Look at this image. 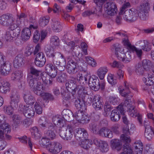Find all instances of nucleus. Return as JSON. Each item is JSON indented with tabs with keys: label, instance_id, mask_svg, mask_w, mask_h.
I'll use <instances>...</instances> for the list:
<instances>
[{
	"label": "nucleus",
	"instance_id": "1",
	"mask_svg": "<svg viewBox=\"0 0 154 154\" xmlns=\"http://www.w3.org/2000/svg\"><path fill=\"white\" fill-rule=\"evenodd\" d=\"M45 53L49 57H52L54 64L58 66V69L60 71L64 69L66 65L64 56L59 52H53L50 45H47L45 48Z\"/></svg>",
	"mask_w": 154,
	"mask_h": 154
},
{
	"label": "nucleus",
	"instance_id": "2",
	"mask_svg": "<svg viewBox=\"0 0 154 154\" xmlns=\"http://www.w3.org/2000/svg\"><path fill=\"white\" fill-rule=\"evenodd\" d=\"M48 139L46 137L42 138L39 141L40 145L42 146H45L47 149L52 154H57L60 152L62 148V145L55 141L49 143Z\"/></svg>",
	"mask_w": 154,
	"mask_h": 154
},
{
	"label": "nucleus",
	"instance_id": "3",
	"mask_svg": "<svg viewBox=\"0 0 154 154\" xmlns=\"http://www.w3.org/2000/svg\"><path fill=\"white\" fill-rule=\"evenodd\" d=\"M14 17L9 14H4L0 16V24L2 25L8 27L11 30L15 29Z\"/></svg>",
	"mask_w": 154,
	"mask_h": 154
},
{
	"label": "nucleus",
	"instance_id": "4",
	"mask_svg": "<svg viewBox=\"0 0 154 154\" xmlns=\"http://www.w3.org/2000/svg\"><path fill=\"white\" fill-rule=\"evenodd\" d=\"M88 83L89 86L94 91H96L101 88L103 90L104 88V84L103 83H100L97 77L95 75L90 76L88 75Z\"/></svg>",
	"mask_w": 154,
	"mask_h": 154
},
{
	"label": "nucleus",
	"instance_id": "5",
	"mask_svg": "<svg viewBox=\"0 0 154 154\" xmlns=\"http://www.w3.org/2000/svg\"><path fill=\"white\" fill-rule=\"evenodd\" d=\"M149 5L148 2H145L138 7V17L141 20L146 21L148 20L149 12L150 9Z\"/></svg>",
	"mask_w": 154,
	"mask_h": 154
},
{
	"label": "nucleus",
	"instance_id": "6",
	"mask_svg": "<svg viewBox=\"0 0 154 154\" xmlns=\"http://www.w3.org/2000/svg\"><path fill=\"white\" fill-rule=\"evenodd\" d=\"M66 86L68 90L69 88L74 93L77 91L79 95H83L85 93L86 90L83 85L81 84L77 86L73 80L68 81L66 83Z\"/></svg>",
	"mask_w": 154,
	"mask_h": 154
},
{
	"label": "nucleus",
	"instance_id": "7",
	"mask_svg": "<svg viewBox=\"0 0 154 154\" xmlns=\"http://www.w3.org/2000/svg\"><path fill=\"white\" fill-rule=\"evenodd\" d=\"M125 85L126 87V89H125L123 88H119V91L120 94L123 97H126L128 98V99H126L124 103H121L120 104H122V107L123 108V106H128L129 107L130 106V105L129 104L130 102H131L129 99L131 98L132 96V94L129 91H127V90H128V88H129V87L128 86V83L125 82H124Z\"/></svg>",
	"mask_w": 154,
	"mask_h": 154
},
{
	"label": "nucleus",
	"instance_id": "8",
	"mask_svg": "<svg viewBox=\"0 0 154 154\" xmlns=\"http://www.w3.org/2000/svg\"><path fill=\"white\" fill-rule=\"evenodd\" d=\"M123 16L124 19L126 20L134 22L138 18V9L137 10L134 8H131L128 11H125L124 14H123Z\"/></svg>",
	"mask_w": 154,
	"mask_h": 154
},
{
	"label": "nucleus",
	"instance_id": "9",
	"mask_svg": "<svg viewBox=\"0 0 154 154\" xmlns=\"http://www.w3.org/2000/svg\"><path fill=\"white\" fill-rule=\"evenodd\" d=\"M121 138L123 142L125 143L123 146V152L121 153L124 154H133L132 148L129 144L131 141L130 137L125 136L124 134H122Z\"/></svg>",
	"mask_w": 154,
	"mask_h": 154
},
{
	"label": "nucleus",
	"instance_id": "10",
	"mask_svg": "<svg viewBox=\"0 0 154 154\" xmlns=\"http://www.w3.org/2000/svg\"><path fill=\"white\" fill-rule=\"evenodd\" d=\"M121 114H124L125 113L122 105L120 104L116 107V109L112 111L110 115V118L111 120L113 122H116L119 121L120 118Z\"/></svg>",
	"mask_w": 154,
	"mask_h": 154
},
{
	"label": "nucleus",
	"instance_id": "11",
	"mask_svg": "<svg viewBox=\"0 0 154 154\" xmlns=\"http://www.w3.org/2000/svg\"><path fill=\"white\" fill-rule=\"evenodd\" d=\"M78 63L72 60H69L67 63L66 66L68 72L70 74L76 73L78 71Z\"/></svg>",
	"mask_w": 154,
	"mask_h": 154
},
{
	"label": "nucleus",
	"instance_id": "12",
	"mask_svg": "<svg viewBox=\"0 0 154 154\" xmlns=\"http://www.w3.org/2000/svg\"><path fill=\"white\" fill-rule=\"evenodd\" d=\"M67 120L60 115H56L53 116L52 118L53 124L56 127L62 128L66 125Z\"/></svg>",
	"mask_w": 154,
	"mask_h": 154
},
{
	"label": "nucleus",
	"instance_id": "13",
	"mask_svg": "<svg viewBox=\"0 0 154 154\" xmlns=\"http://www.w3.org/2000/svg\"><path fill=\"white\" fill-rule=\"evenodd\" d=\"M104 10L108 14L111 16L115 14L117 8L115 3L113 2H107L105 5Z\"/></svg>",
	"mask_w": 154,
	"mask_h": 154
},
{
	"label": "nucleus",
	"instance_id": "14",
	"mask_svg": "<svg viewBox=\"0 0 154 154\" xmlns=\"http://www.w3.org/2000/svg\"><path fill=\"white\" fill-rule=\"evenodd\" d=\"M74 133L77 139L79 138L80 140H84L88 138V134L86 130L83 128H78L74 130Z\"/></svg>",
	"mask_w": 154,
	"mask_h": 154
},
{
	"label": "nucleus",
	"instance_id": "15",
	"mask_svg": "<svg viewBox=\"0 0 154 154\" xmlns=\"http://www.w3.org/2000/svg\"><path fill=\"white\" fill-rule=\"evenodd\" d=\"M56 129V127L53 124H50L48 130L45 133L46 137L48 139L53 140L56 137V134L54 130Z\"/></svg>",
	"mask_w": 154,
	"mask_h": 154
},
{
	"label": "nucleus",
	"instance_id": "16",
	"mask_svg": "<svg viewBox=\"0 0 154 154\" xmlns=\"http://www.w3.org/2000/svg\"><path fill=\"white\" fill-rule=\"evenodd\" d=\"M93 107L96 110L102 109L103 107L101 97L99 95H96L94 97L93 101Z\"/></svg>",
	"mask_w": 154,
	"mask_h": 154
},
{
	"label": "nucleus",
	"instance_id": "17",
	"mask_svg": "<svg viewBox=\"0 0 154 154\" xmlns=\"http://www.w3.org/2000/svg\"><path fill=\"white\" fill-rule=\"evenodd\" d=\"M0 66V71L1 74L4 76H6L9 74L11 71V66L8 61H6L3 65Z\"/></svg>",
	"mask_w": 154,
	"mask_h": 154
},
{
	"label": "nucleus",
	"instance_id": "18",
	"mask_svg": "<svg viewBox=\"0 0 154 154\" xmlns=\"http://www.w3.org/2000/svg\"><path fill=\"white\" fill-rule=\"evenodd\" d=\"M51 23V27L53 30L55 32H59L62 29L61 23L59 20L55 18H53L52 20Z\"/></svg>",
	"mask_w": 154,
	"mask_h": 154
},
{
	"label": "nucleus",
	"instance_id": "19",
	"mask_svg": "<svg viewBox=\"0 0 154 154\" xmlns=\"http://www.w3.org/2000/svg\"><path fill=\"white\" fill-rule=\"evenodd\" d=\"M99 135L100 136L111 138L113 136V134L112 131L106 128L103 127L99 130Z\"/></svg>",
	"mask_w": 154,
	"mask_h": 154
},
{
	"label": "nucleus",
	"instance_id": "20",
	"mask_svg": "<svg viewBox=\"0 0 154 154\" xmlns=\"http://www.w3.org/2000/svg\"><path fill=\"white\" fill-rule=\"evenodd\" d=\"M14 30L11 29L10 30L7 31L4 36V37L7 41H11L12 40L13 38L17 37L19 35L20 31L18 30L19 32H16V30L13 31Z\"/></svg>",
	"mask_w": 154,
	"mask_h": 154
},
{
	"label": "nucleus",
	"instance_id": "21",
	"mask_svg": "<svg viewBox=\"0 0 154 154\" xmlns=\"http://www.w3.org/2000/svg\"><path fill=\"white\" fill-rule=\"evenodd\" d=\"M145 121L144 122V125L145 128L144 135L145 137L148 140L151 139L154 135V132L152 127L149 125L146 124Z\"/></svg>",
	"mask_w": 154,
	"mask_h": 154
},
{
	"label": "nucleus",
	"instance_id": "22",
	"mask_svg": "<svg viewBox=\"0 0 154 154\" xmlns=\"http://www.w3.org/2000/svg\"><path fill=\"white\" fill-rule=\"evenodd\" d=\"M75 127V125L73 122H71L68 125L66 134V138L65 139L66 140H70L72 138Z\"/></svg>",
	"mask_w": 154,
	"mask_h": 154
},
{
	"label": "nucleus",
	"instance_id": "23",
	"mask_svg": "<svg viewBox=\"0 0 154 154\" xmlns=\"http://www.w3.org/2000/svg\"><path fill=\"white\" fill-rule=\"evenodd\" d=\"M23 113L25 117L30 118L34 116L35 112L31 105H28V106H24Z\"/></svg>",
	"mask_w": 154,
	"mask_h": 154
},
{
	"label": "nucleus",
	"instance_id": "24",
	"mask_svg": "<svg viewBox=\"0 0 154 154\" xmlns=\"http://www.w3.org/2000/svg\"><path fill=\"white\" fill-rule=\"evenodd\" d=\"M10 90V84L6 81L1 79L0 80V92L5 94Z\"/></svg>",
	"mask_w": 154,
	"mask_h": 154
},
{
	"label": "nucleus",
	"instance_id": "25",
	"mask_svg": "<svg viewBox=\"0 0 154 154\" xmlns=\"http://www.w3.org/2000/svg\"><path fill=\"white\" fill-rule=\"evenodd\" d=\"M132 52L131 51L129 50L125 53L123 51L122 54H121L120 55L119 60L125 61L126 63L130 62L131 59Z\"/></svg>",
	"mask_w": 154,
	"mask_h": 154
},
{
	"label": "nucleus",
	"instance_id": "26",
	"mask_svg": "<svg viewBox=\"0 0 154 154\" xmlns=\"http://www.w3.org/2000/svg\"><path fill=\"white\" fill-rule=\"evenodd\" d=\"M74 117L77 121L80 122L83 121L85 122L88 120L87 116L84 114L82 111L78 110L76 112L73 117Z\"/></svg>",
	"mask_w": 154,
	"mask_h": 154
},
{
	"label": "nucleus",
	"instance_id": "27",
	"mask_svg": "<svg viewBox=\"0 0 154 154\" xmlns=\"http://www.w3.org/2000/svg\"><path fill=\"white\" fill-rule=\"evenodd\" d=\"M112 50L114 51L115 54L118 59L119 60V54H122L124 51V49L118 44L113 45L112 47Z\"/></svg>",
	"mask_w": 154,
	"mask_h": 154
},
{
	"label": "nucleus",
	"instance_id": "28",
	"mask_svg": "<svg viewBox=\"0 0 154 154\" xmlns=\"http://www.w3.org/2000/svg\"><path fill=\"white\" fill-rule=\"evenodd\" d=\"M23 96V98L25 102L28 105L33 104L35 102L34 98L31 95L29 91H27L25 93Z\"/></svg>",
	"mask_w": 154,
	"mask_h": 154
},
{
	"label": "nucleus",
	"instance_id": "29",
	"mask_svg": "<svg viewBox=\"0 0 154 154\" xmlns=\"http://www.w3.org/2000/svg\"><path fill=\"white\" fill-rule=\"evenodd\" d=\"M111 146L113 149H116L119 151L121 150L122 147V144L120 141L118 139H112L110 141Z\"/></svg>",
	"mask_w": 154,
	"mask_h": 154
},
{
	"label": "nucleus",
	"instance_id": "30",
	"mask_svg": "<svg viewBox=\"0 0 154 154\" xmlns=\"http://www.w3.org/2000/svg\"><path fill=\"white\" fill-rule=\"evenodd\" d=\"M13 63L15 68H18L21 66L24 63L23 57L21 55H17L15 57Z\"/></svg>",
	"mask_w": 154,
	"mask_h": 154
},
{
	"label": "nucleus",
	"instance_id": "31",
	"mask_svg": "<svg viewBox=\"0 0 154 154\" xmlns=\"http://www.w3.org/2000/svg\"><path fill=\"white\" fill-rule=\"evenodd\" d=\"M38 123L39 127L43 129L48 128L49 124H52L51 123L48 122L46 118L44 117H41L38 121Z\"/></svg>",
	"mask_w": 154,
	"mask_h": 154
},
{
	"label": "nucleus",
	"instance_id": "32",
	"mask_svg": "<svg viewBox=\"0 0 154 154\" xmlns=\"http://www.w3.org/2000/svg\"><path fill=\"white\" fill-rule=\"evenodd\" d=\"M142 66L144 70L148 72H152V69L153 68L151 62L148 60L145 59L142 61Z\"/></svg>",
	"mask_w": 154,
	"mask_h": 154
},
{
	"label": "nucleus",
	"instance_id": "33",
	"mask_svg": "<svg viewBox=\"0 0 154 154\" xmlns=\"http://www.w3.org/2000/svg\"><path fill=\"white\" fill-rule=\"evenodd\" d=\"M41 77L42 81L44 84L48 86L51 85L52 82V79L46 73H43L41 74Z\"/></svg>",
	"mask_w": 154,
	"mask_h": 154
},
{
	"label": "nucleus",
	"instance_id": "34",
	"mask_svg": "<svg viewBox=\"0 0 154 154\" xmlns=\"http://www.w3.org/2000/svg\"><path fill=\"white\" fill-rule=\"evenodd\" d=\"M33 91L34 93L38 95H40L44 90L42 85L40 82H37L36 85L33 87Z\"/></svg>",
	"mask_w": 154,
	"mask_h": 154
},
{
	"label": "nucleus",
	"instance_id": "35",
	"mask_svg": "<svg viewBox=\"0 0 154 154\" xmlns=\"http://www.w3.org/2000/svg\"><path fill=\"white\" fill-rule=\"evenodd\" d=\"M26 17V15L24 13H21L20 15H17L16 19L14 17V24H15V29L18 27L21 24L23 19Z\"/></svg>",
	"mask_w": 154,
	"mask_h": 154
},
{
	"label": "nucleus",
	"instance_id": "36",
	"mask_svg": "<svg viewBox=\"0 0 154 154\" xmlns=\"http://www.w3.org/2000/svg\"><path fill=\"white\" fill-rule=\"evenodd\" d=\"M31 35V32L30 29L28 28L23 29L22 31L21 39L23 41H26L28 40Z\"/></svg>",
	"mask_w": 154,
	"mask_h": 154
},
{
	"label": "nucleus",
	"instance_id": "37",
	"mask_svg": "<svg viewBox=\"0 0 154 154\" xmlns=\"http://www.w3.org/2000/svg\"><path fill=\"white\" fill-rule=\"evenodd\" d=\"M107 71L108 69L106 67H101L97 70V74L100 79L103 80Z\"/></svg>",
	"mask_w": 154,
	"mask_h": 154
},
{
	"label": "nucleus",
	"instance_id": "38",
	"mask_svg": "<svg viewBox=\"0 0 154 154\" xmlns=\"http://www.w3.org/2000/svg\"><path fill=\"white\" fill-rule=\"evenodd\" d=\"M23 77L22 72L21 71H16L11 75L12 80L19 82L20 80H22Z\"/></svg>",
	"mask_w": 154,
	"mask_h": 154
},
{
	"label": "nucleus",
	"instance_id": "39",
	"mask_svg": "<svg viewBox=\"0 0 154 154\" xmlns=\"http://www.w3.org/2000/svg\"><path fill=\"white\" fill-rule=\"evenodd\" d=\"M147 78L145 79L146 81L145 83L148 86H152L154 84V74L151 72H148L147 73Z\"/></svg>",
	"mask_w": 154,
	"mask_h": 154
},
{
	"label": "nucleus",
	"instance_id": "40",
	"mask_svg": "<svg viewBox=\"0 0 154 154\" xmlns=\"http://www.w3.org/2000/svg\"><path fill=\"white\" fill-rule=\"evenodd\" d=\"M82 141L79 143V145L80 146L85 149H88L90 147V146L92 144V142L91 140L87 138L85 139L84 140H81Z\"/></svg>",
	"mask_w": 154,
	"mask_h": 154
},
{
	"label": "nucleus",
	"instance_id": "41",
	"mask_svg": "<svg viewBox=\"0 0 154 154\" xmlns=\"http://www.w3.org/2000/svg\"><path fill=\"white\" fill-rule=\"evenodd\" d=\"M16 139H18L22 143L24 144H26L27 143V141H28V144L29 148H30L31 150H32V144L29 138L28 139L26 136H21L20 137H16Z\"/></svg>",
	"mask_w": 154,
	"mask_h": 154
},
{
	"label": "nucleus",
	"instance_id": "42",
	"mask_svg": "<svg viewBox=\"0 0 154 154\" xmlns=\"http://www.w3.org/2000/svg\"><path fill=\"white\" fill-rule=\"evenodd\" d=\"M89 74L87 73V74L83 76L81 73H79L77 76V79L79 82L80 84H83L85 82L87 83L88 78V75H89Z\"/></svg>",
	"mask_w": 154,
	"mask_h": 154
},
{
	"label": "nucleus",
	"instance_id": "43",
	"mask_svg": "<svg viewBox=\"0 0 154 154\" xmlns=\"http://www.w3.org/2000/svg\"><path fill=\"white\" fill-rule=\"evenodd\" d=\"M62 114L64 116L63 117H64L66 119V120L68 119L69 120V119L71 118L72 119L74 117V115L72 111L69 109H64L62 112Z\"/></svg>",
	"mask_w": 154,
	"mask_h": 154
},
{
	"label": "nucleus",
	"instance_id": "44",
	"mask_svg": "<svg viewBox=\"0 0 154 154\" xmlns=\"http://www.w3.org/2000/svg\"><path fill=\"white\" fill-rule=\"evenodd\" d=\"M144 69L140 62L137 63L135 66V72L137 75H142L144 73Z\"/></svg>",
	"mask_w": 154,
	"mask_h": 154
},
{
	"label": "nucleus",
	"instance_id": "45",
	"mask_svg": "<svg viewBox=\"0 0 154 154\" xmlns=\"http://www.w3.org/2000/svg\"><path fill=\"white\" fill-rule=\"evenodd\" d=\"M75 104L77 109L83 110L85 109V104L83 102L82 99V100L81 99H77L75 102Z\"/></svg>",
	"mask_w": 154,
	"mask_h": 154
},
{
	"label": "nucleus",
	"instance_id": "46",
	"mask_svg": "<svg viewBox=\"0 0 154 154\" xmlns=\"http://www.w3.org/2000/svg\"><path fill=\"white\" fill-rule=\"evenodd\" d=\"M135 151L137 152L136 154H142L143 150V145L142 143L140 142H138L136 143L134 146Z\"/></svg>",
	"mask_w": 154,
	"mask_h": 154
},
{
	"label": "nucleus",
	"instance_id": "47",
	"mask_svg": "<svg viewBox=\"0 0 154 154\" xmlns=\"http://www.w3.org/2000/svg\"><path fill=\"white\" fill-rule=\"evenodd\" d=\"M89 128L91 132L93 134H96L99 135V127L95 124H90L89 126Z\"/></svg>",
	"mask_w": 154,
	"mask_h": 154
},
{
	"label": "nucleus",
	"instance_id": "48",
	"mask_svg": "<svg viewBox=\"0 0 154 154\" xmlns=\"http://www.w3.org/2000/svg\"><path fill=\"white\" fill-rule=\"evenodd\" d=\"M85 60L87 63L93 67H95L97 66V63L94 59L92 57L88 56L85 57Z\"/></svg>",
	"mask_w": 154,
	"mask_h": 154
},
{
	"label": "nucleus",
	"instance_id": "49",
	"mask_svg": "<svg viewBox=\"0 0 154 154\" xmlns=\"http://www.w3.org/2000/svg\"><path fill=\"white\" fill-rule=\"evenodd\" d=\"M31 131L32 135L33 138L35 139H38L40 137L38 129L36 127H33L31 129Z\"/></svg>",
	"mask_w": 154,
	"mask_h": 154
},
{
	"label": "nucleus",
	"instance_id": "50",
	"mask_svg": "<svg viewBox=\"0 0 154 154\" xmlns=\"http://www.w3.org/2000/svg\"><path fill=\"white\" fill-rule=\"evenodd\" d=\"M27 79L30 87L32 89L33 87L36 85V83L37 84V82L36 79H33L32 76L31 75H28Z\"/></svg>",
	"mask_w": 154,
	"mask_h": 154
},
{
	"label": "nucleus",
	"instance_id": "51",
	"mask_svg": "<svg viewBox=\"0 0 154 154\" xmlns=\"http://www.w3.org/2000/svg\"><path fill=\"white\" fill-rule=\"evenodd\" d=\"M49 22V17H42L39 20V22L40 25L43 27L47 25Z\"/></svg>",
	"mask_w": 154,
	"mask_h": 154
},
{
	"label": "nucleus",
	"instance_id": "52",
	"mask_svg": "<svg viewBox=\"0 0 154 154\" xmlns=\"http://www.w3.org/2000/svg\"><path fill=\"white\" fill-rule=\"evenodd\" d=\"M57 68L60 71V70L58 69V66L57 65ZM63 71V70H62ZM61 72L60 73L58 74V76L57 77V81L60 82L62 83L64 82L65 81L66 79V74L64 73H63L61 72L62 71H60Z\"/></svg>",
	"mask_w": 154,
	"mask_h": 154
},
{
	"label": "nucleus",
	"instance_id": "53",
	"mask_svg": "<svg viewBox=\"0 0 154 154\" xmlns=\"http://www.w3.org/2000/svg\"><path fill=\"white\" fill-rule=\"evenodd\" d=\"M15 109L10 105L6 106L3 108V110L4 112L8 115H12L14 112Z\"/></svg>",
	"mask_w": 154,
	"mask_h": 154
},
{
	"label": "nucleus",
	"instance_id": "54",
	"mask_svg": "<svg viewBox=\"0 0 154 154\" xmlns=\"http://www.w3.org/2000/svg\"><path fill=\"white\" fill-rule=\"evenodd\" d=\"M0 129L4 131L5 133H8L11 132V128L8 123L6 122L3 123L0 126Z\"/></svg>",
	"mask_w": 154,
	"mask_h": 154
},
{
	"label": "nucleus",
	"instance_id": "55",
	"mask_svg": "<svg viewBox=\"0 0 154 154\" xmlns=\"http://www.w3.org/2000/svg\"><path fill=\"white\" fill-rule=\"evenodd\" d=\"M129 114L131 117H135L138 115V113L133 106H130L129 108Z\"/></svg>",
	"mask_w": 154,
	"mask_h": 154
},
{
	"label": "nucleus",
	"instance_id": "56",
	"mask_svg": "<svg viewBox=\"0 0 154 154\" xmlns=\"http://www.w3.org/2000/svg\"><path fill=\"white\" fill-rule=\"evenodd\" d=\"M10 98L11 100L19 102L20 97L19 94L16 91H13L12 92Z\"/></svg>",
	"mask_w": 154,
	"mask_h": 154
},
{
	"label": "nucleus",
	"instance_id": "57",
	"mask_svg": "<svg viewBox=\"0 0 154 154\" xmlns=\"http://www.w3.org/2000/svg\"><path fill=\"white\" fill-rule=\"evenodd\" d=\"M21 118L18 115H14L13 116V121L15 126L18 125L22 123Z\"/></svg>",
	"mask_w": 154,
	"mask_h": 154
},
{
	"label": "nucleus",
	"instance_id": "58",
	"mask_svg": "<svg viewBox=\"0 0 154 154\" xmlns=\"http://www.w3.org/2000/svg\"><path fill=\"white\" fill-rule=\"evenodd\" d=\"M123 42L124 45L126 46L128 50H131L134 48V46L132 45L129 42L128 38L127 36H125V38H123Z\"/></svg>",
	"mask_w": 154,
	"mask_h": 154
},
{
	"label": "nucleus",
	"instance_id": "59",
	"mask_svg": "<svg viewBox=\"0 0 154 154\" xmlns=\"http://www.w3.org/2000/svg\"><path fill=\"white\" fill-rule=\"evenodd\" d=\"M50 42L51 45L53 46H58L60 43L59 38L56 36H53L51 38Z\"/></svg>",
	"mask_w": 154,
	"mask_h": 154
},
{
	"label": "nucleus",
	"instance_id": "60",
	"mask_svg": "<svg viewBox=\"0 0 154 154\" xmlns=\"http://www.w3.org/2000/svg\"><path fill=\"white\" fill-rule=\"evenodd\" d=\"M34 48L30 46H27L24 50V54L25 56L28 57L31 55L33 52Z\"/></svg>",
	"mask_w": 154,
	"mask_h": 154
},
{
	"label": "nucleus",
	"instance_id": "61",
	"mask_svg": "<svg viewBox=\"0 0 154 154\" xmlns=\"http://www.w3.org/2000/svg\"><path fill=\"white\" fill-rule=\"evenodd\" d=\"M67 45L68 47L71 49V51H72V54L74 53L76 56L79 55V52H77L74 51L75 49L74 48L75 43L74 42L72 41H70L68 42Z\"/></svg>",
	"mask_w": 154,
	"mask_h": 154
},
{
	"label": "nucleus",
	"instance_id": "62",
	"mask_svg": "<svg viewBox=\"0 0 154 154\" xmlns=\"http://www.w3.org/2000/svg\"><path fill=\"white\" fill-rule=\"evenodd\" d=\"M29 72L31 75L36 77L39 76L41 73V71L38 70L33 67H30Z\"/></svg>",
	"mask_w": 154,
	"mask_h": 154
},
{
	"label": "nucleus",
	"instance_id": "63",
	"mask_svg": "<svg viewBox=\"0 0 154 154\" xmlns=\"http://www.w3.org/2000/svg\"><path fill=\"white\" fill-rule=\"evenodd\" d=\"M59 134L60 136L63 139L65 140L66 138V134L67 128L66 129L64 126L62 128H60L59 129Z\"/></svg>",
	"mask_w": 154,
	"mask_h": 154
},
{
	"label": "nucleus",
	"instance_id": "64",
	"mask_svg": "<svg viewBox=\"0 0 154 154\" xmlns=\"http://www.w3.org/2000/svg\"><path fill=\"white\" fill-rule=\"evenodd\" d=\"M100 147L101 150L103 152H106L108 150V145L106 141H101V143L99 146Z\"/></svg>",
	"mask_w": 154,
	"mask_h": 154
}]
</instances>
